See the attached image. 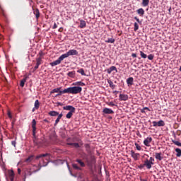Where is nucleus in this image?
<instances>
[{
  "label": "nucleus",
  "instance_id": "ea45409f",
  "mask_svg": "<svg viewBox=\"0 0 181 181\" xmlns=\"http://www.w3.org/2000/svg\"><path fill=\"white\" fill-rule=\"evenodd\" d=\"M66 142L67 144H73V142H74V139L69 137L68 139H66Z\"/></svg>",
  "mask_w": 181,
  "mask_h": 181
},
{
  "label": "nucleus",
  "instance_id": "864d4df0",
  "mask_svg": "<svg viewBox=\"0 0 181 181\" xmlns=\"http://www.w3.org/2000/svg\"><path fill=\"white\" fill-rule=\"evenodd\" d=\"M135 21H136V22H138V23H141V21H139V18H138V17H134Z\"/></svg>",
  "mask_w": 181,
  "mask_h": 181
},
{
  "label": "nucleus",
  "instance_id": "e2e57ef3",
  "mask_svg": "<svg viewBox=\"0 0 181 181\" xmlns=\"http://www.w3.org/2000/svg\"><path fill=\"white\" fill-rule=\"evenodd\" d=\"M62 117H63V114H60L58 115V118H59V119H62Z\"/></svg>",
  "mask_w": 181,
  "mask_h": 181
},
{
  "label": "nucleus",
  "instance_id": "a19ab883",
  "mask_svg": "<svg viewBox=\"0 0 181 181\" xmlns=\"http://www.w3.org/2000/svg\"><path fill=\"white\" fill-rule=\"evenodd\" d=\"M77 73H79L80 74H81V76H86V73L84 72L83 69H80L77 71Z\"/></svg>",
  "mask_w": 181,
  "mask_h": 181
},
{
  "label": "nucleus",
  "instance_id": "09e8293b",
  "mask_svg": "<svg viewBox=\"0 0 181 181\" xmlns=\"http://www.w3.org/2000/svg\"><path fill=\"white\" fill-rule=\"evenodd\" d=\"M148 60H153V54H151L148 56Z\"/></svg>",
  "mask_w": 181,
  "mask_h": 181
},
{
  "label": "nucleus",
  "instance_id": "473e14b6",
  "mask_svg": "<svg viewBox=\"0 0 181 181\" xmlns=\"http://www.w3.org/2000/svg\"><path fill=\"white\" fill-rule=\"evenodd\" d=\"M105 43H115V39H114L113 37L112 38H108L107 40H106Z\"/></svg>",
  "mask_w": 181,
  "mask_h": 181
},
{
  "label": "nucleus",
  "instance_id": "39448f33",
  "mask_svg": "<svg viewBox=\"0 0 181 181\" xmlns=\"http://www.w3.org/2000/svg\"><path fill=\"white\" fill-rule=\"evenodd\" d=\"M64 60V57H63V54L61 55L56 61H54L53 62H51L49 64L52 66V67H54V66H58V64H60Z\"/></svg>",
  "mask_w": 181,
  "mask_h": 181
},
{
  "label": "nucleus",
  "instance_id": "f704fd0d",
  "mask_svg": "<svg viewBox=\"0 0 181 181\" xmlns=\"http://www.w3.org/2000/svg\"><path fill=\"white\" fill-rule=\"evenodd\" d=\"M27 78H24L21 81L20 86L21 87H25V83H26Z\"/></svg>",
  "mask_w": 181,
  "mask_h": 181
},
{
  "label": "nucleus",
  "instance_id": "8fccbe9b",
  "mask_svg": "<svg viewBox=\"0 0 181 181\" xmlns=\"http://www.w3.org/2000/svg\"><path fill=\"white\" fill-rule=\"evenodd\" d=\"M148 162H150L151 163H152L153 165V163L155 162V159L152 157L150 158V159L148 160Z\"/></svg>",
  "mask_w": 181,
  "mask_h": 181
},
{
  "label": "nucleus",
  "instance_id": "13d9d810",
  "mask_svg": "<svg viewBox=\"0 0 181 181\" xmlns=\"http://www.w3.org/2000/svg\"><path fill=\"white\" fill-rule=\"evenodd\" d=\"M8 117L12 118V114H11V112H8Z\"/></svg>",
  "mask_w": 181,
  "mask_h": 181
},
{
  "label": "nucleus",
  "instance_id": "0e129e2a",
  "mask_svg": "<svg viewBox=\"0 0 181 181\" xmlns=\"http://www.w3.org/2000/svg\"><path fill=\"white\" fill-rule=\"evenodd\" d=\"M9 179L11 181H13L15 179V177H10Z\"/></svg>",
  "mask_w": 181,
  "mask_h": 181
},
{
  "label": "nucleus",
  "instance_id": "79ce46f5",
  "mask_svg": "<svg viewBox=\"0 0 181 181\" xmlns=\"http://www.w3.org/2000/svg\"><path fill=\"white\" fill-rule=\"evenodd\" d=\"M173 144L176 145L177 146H180L181 147V143L176 141V140H172Z\"/></svg>",
  "mask_w": 181,
  "mask_h": 181
},
{
  "label": "nucleus",
  "instance_id": "1a4fd4ad",
  "mask_svg": "<svg viewBox=\"0 0 181 181\" xmlns=\"http://www.w3.org/2000/svg\"><path fill=\"white\" fill-rule=\"evenodd\" d=\"M130 154L132 158H133L134 160H138V159H139L140 154L138 153H135V151H134L133 150L130 151Z\"/></svg>",
  "mask_w": 181,
  "mask_h": 181
},
{
  "label": "nucleus",
  "instance_id": "5701e85b",
  "mask_svg": "<svg viewBox=\"0 0 181 181\" xmlns=\"http://www.w3.org/2000/svg\"><path fill=\"white\" fill-rule=\"evenodd\" d=\"M85 148H86V152L89 155H91V147L90 146V144H85Z\"/></svg>",
  "mask_w": 181,
  "mask_h": 181
},
{
  "label": "nucleus",
  "instance_id": "69168bd1",
  "mask_svg": "<svg viewBox=\"0 0 181 181\" xmlns=\"http://www.w3.org/2000/svg\"><path fill=\"white\" fill-rule=\"evenodd\" d=\"M132 57H136V54L135 53L132 54Z\"/></svg>",
  "mask_w": 181,
  "mask_h": 181
},
{
  "label": "nucleus",
  "instance_id": "4d7b16f0",
  "mask_svg": "<svg viewBox=\"0 0 181 181\" xmlns=\"http://www.w3.org/2000/svg\"><path fill=\"white\" fill-rule=\"evenodd\" d=\"M57 107H59V105H60L62 107V105H63V103H62L60 102H57Z\"/></svg>",
  "mask_w": 181,
  "mask_h": 181
},
{
  "label": "nucleus",
  "instance_id": "cd10ccee",
  "mask_svg": "<svg viewBox=\"0 0 181 181\" xmlns=\"http://www.w3.org/2000/svg\"><path fill=\"white\" fill-rule=\"evenodd\" d=\"M66 145L74 146L75 148H80V144H78V143H66Z\"/></svg>",
  "mask_w": 181,
  "mask_h": 181
},
{
  "label": "nucleus",
  "instance_id": "a878e982",
  "mask_svg": "<svg viewBox=\"0 0 181 181\" xmlns=\"http://www.w3.org/2000/svg\"><path fill=\"white\" fill-rule=\"evenodd\" d=\"M62 91H63L62 90V87L57 88L51 91V94H54V93H61Z\"/></svg>",
  "mask_w": 181,
  "mask_h": 181
},
{
  "label": "nucleus",
  "instance_id": "2f4dec72",
  "mask_svg": "<svg viewBox=\"0 0 181 181\" xmlns=\"http://www.w3.org/2000/svg\"><path fill=\"white\" fill-rule=\"evenodd\" d=\"M76 162L78 163V164L80 165V166L81 168H84L86 166V164L84 163V162H83V160H81L80 159H77Z\"/></svg>",
  "mask_w": 181,
  "mask_h": 181
},
{
  "label": "nucleus",
  "instance_id": "6e6d98bb",
  "mask_svg": "<svg viewBox=\"0 0 181 181\" xmlns=\"http://www.w3.org/2000/svg\"><path fill=\"white\" fill-rule=\"evenodd\" d=\"M57 24L54 23L52 29H57Z\"/></svg>",
  "mask_w": 181,
  "mask_h": 181
},
{
  "label": "nucleus",
  "instance_id": "ddd939ff",
  "mask_svg": "<svg viewBox=\"0 0 181 181\" xmlns=\"http://www.w3.org/2000/svg\"><path fill=\"white\" fill-rule=\"evenodd\" d=\"M151 142H152V137H147L144 141L145 146H151Z\"/></svg>",
  "mask_w": 181,
  "mask_h": 181
},
{
  "label": "nucleus",
  "instance_id": "f257e3e1",
  "mask_svg": "<svg viewBox=\"0 0 181 181\" xmlns=\"http://www.w3.org/2000/svg\"><path fill=\"white\" fill-rule=\"evenodd\" d=\"M47 156H48V158H47L45 159L46 161H45V159H43L42 158H46ZM35 159H41V160L40 161V163H38V165H37L38 168L33 171L30 170V169L27 170L25 171V175H32L33 173H36L39 172V170H40V169H42V166H47V165L49 163V159H50V154L49 153L40 154L35 157Z\"/></svg>",
  "mask_w": 181,
  "mask_h": 181
},
{
  "label": "nucleus",
  "instance_id": "c85d7f7f",
  "mask_svg": "<svg viewBox=\"0 0 181 181\" xmlns=\"http://www.w3.org/2000/svg\"><path fill=\"white\" fill-rule=\"evenodd\" d=\"M74 86H81V87H84V86H86V83L81 82V81H78V82H75L73 83Z\"/></svg>",
  "mask_w": 181,
  "mask_h": 181
},
{
  "label": "nucleus",
  "instance_id": "aec40b11",
  "mask_svg": "<svg viewBox=\"0 0 181 181\" xmlns=\"http://www.w3.org/2000/svg\"><path fill=\"white\" fill-rule=\"evenodd\" d=\"M127 84L128 86H133L134 85V78L133 77H129V78L127 79Z\"/></svg>",
  "mask_w": 181,
  "mask_h": 181
},
{
  "label": "nucleus",
  "instance_id": "37998d69",
  "mask_svg": "<svg viewBox=\"0 0 181 181\" xmlns=\"http://www.w3.org/2000/svg\"><path fill=\"white\" fill-rule=\"evenodd\" d=\"M140 55L142 59H146V57H148V55H146V54L144 53L142 51H140Z\"/></svg>",
  "mask_w": 181,
  "mask_h": 181
},
{
  "label": "nucleus",
  "instance_id": "2eb2a0df",
  "mask_svg": "<svg viewBox=\"0 0 181 181\" xmlns=\"http://www.w3.org/2000/svg\"><path fill=\"white\" fill-rule=\"evenodd\" d=\"M119 100L120 101H127L128 100V95L120 94L119 95Z\"/></svg>",
  "mask_w": 181,
  "mask_h": 181
},
{
  "label": "nucleus",
  "instance_id": "f8f14e48",
  "mask_svg": "<svg viewBox=\"0 0 181 181\" xmlns=\"http://www.w3.org/2000/svg\"><path fill=\"white\" fill-rule=\"evenodd\" d=\"M87 163L88 166H93L95 163V157L94 156H90V160H87Z\"/></svg>",
  "mask_w": 181,
  "mask_h": 181
},
{
  "label": "nucleus",
  "instance_id": "7ed1b4c3",
  "mask_svg": "<svg viewBox=\"0 0 181 181\" xmlns=\"http://www.w3.org/2000/svg\"><path fill=\"white\" fill-rule=\"evenodd\" d=\"M32 128H33V142L35 145H38L37 140L36 139V120L35 119H33L32 121Z\"/></svg>",
  "mask_w": 181,
  "mask_h": 181
},
{
  "label": "nucleus",
  "instance_id": "4be33fe9",
  "mask_svg": "<svg viewBox=\"0 0 181 181\" xmlns=\"http://www.w3.org/2000/svg\"><path fill=\"white\" fill-rule=\"evenodd\" d=\"M107 83L109 84V87H110V88H112V90H114V88H115L117 87V86L115 85L114 82H112V81H111V80H108Z\"/></svg>",
  "mask_w": 181,
  "mask_h": 181
},
{
  "label": "nucleus",
  "instance_id": "3c124183",
  "mask_svg": "<svg viewBox=\"0 0 181 181\" xmlns=\"http://www.w3.org/2000/svg\"><path fill=\"white\" fill-rule=\"evenodd\" d=\"M139 169H144V168H145V164H141L140 165L138 166Z\"/></svg>",
  "mask_w": 181,
  "mask_h": 181
},
{
  "label": "nucleus",
  "instance_id": "393cba45",
  "mask_svg": "<svg viewBox=\"0 0 181 181\" xmlns=\"http://www.w3.org/2000/svg\"><path fill=\"white\" fill-rule=\"evenodd\" d=\"M48 115H50V117H57L59 112L57 111H50Z\"/></svg>",
  "mask_w": 181,
  "mask_h": 181
},
{
  "label": "nucleus",
  "instance_id": "58836bf2",
  "mask_svg": "<svg viewBox=\"0 0 181 181\" xmlns=\"http://www.w3.org/2000/svg\"><path fill=\"white\" fill-rule=\"evenodd\" d=\"M36 62H37L36 64L37 66H40V64H42V57H40L37 58Z\"/></svg>",
  "mask_w": 181,
  "mask_h": 181
},
{
  "label": "nucleus",
  "instance_id": "de8ad7c7",
  "mask_svg": "<svg viewBox=\"0 0 181 181\" xmlns=\"http://www.w3.org/2000/svg\"><path fill=\"white\" fill-rule=\"evenodd\" d=\"M59 122H60V119L57 117V119L55 120L54 127H56V125H57Z\"/></svg>",
  "mask_w": 181,
  "mask_h": 181
},
{
  "label": "nucleus",
  "instance_id": "9d476101",
  "mask_svg": "<svg viewBox=\"0 0 181 181\" xmlns=\"http://www.w3.org/2000/svg\"><path fill=\"white\" fill-rule=\"evenodd\" d=\"M0 10L1 12V15L4 18L5 22L8 23V15H6V13H5V9H4V7H2V5L0 4Z\"/></svg>",
  "mask_w": 181,
  "mask_h": 181
},
{
  "label": "nucleus",
  "instance_id": "680f3d73",
  "mask_svg": "<svg viewBox=\"0 0 181 181\" xmlns=\"http://www.w3.org/2000/svg\"><path fill=\"white\" fill-rule=\"evenodd\" d=\"M43 122H47V124H49L50 122H49V120H47V119H45L43 120Z\"/></svg>",
  "mask_w": 181,
  "mask_h": 181
},
{
  "label": "nucleus",
  "instance_id": "a211bd4d",
  "mask_svg": "<svg viewBox=\"0 0 181 181\" xmlns=\"http://www.w3.org/2000/svg\"><path fill=\"white\" fill-rule=\"evenodd\" d=\"M34 15L35 16V18L37 21L40 18V12L39 11V8H35L33 11Z\"/></svg>",
  "mask_w": 181,
  "mask_h": 181
},
{
  "label": "nucleus",
  "instance_id": "9b49d317",
  "mask_svg": "<svg viewBox=\"0 0 181 181\" xmlns=\"http://www.w3.org/2000/svg\"><path fill=\"white\" fill-rule=\"evenodd\" d=\"M107 74H111L112 71H115V73H118V69H117V67L115 66H110L109 69L106 70Z\"/></svg>",
  "mask_w": 181,
  "mask_h": 181
},
{
  "label": "nucleus",
  "instance_id": "c756f323",
  "mask_svg": "<svg viewBox=\"0 0 181 181\" xmlns=\"http://www.w3.org/2000/svg\"><path fill=\"white\" fill-rule=\"evenodd\" d=\"M8 177H15V173L13 172V170H8Z\"/></svg>",
  "mask_w": 181,
  "mask_h": 181
},
{
  "label": "nucleus",
  "instance_id": "423d86ee",
  "mask_svg": "<svg viewBox=\"0 0 181 181\" xmlns=\"http://www.w3.org/2000/svg\"><path fill=\"white\" fill-rule=\"evenodd\" d=\"M33 160H35V156L31 155L30 156H28L23 162V163L25 165H30V163H32V162H33Z\"/></svg>",
  "mask_w": 181,
  "mask_h": 181
},
{
  "label": "nucleus",
  "instance_id": "bb28decb",
  "mask_svg": "<svg viewBox=\"0 0 181 181\" xmlns=\"http://www.w3.org/2000/svg\"><path fill=\"white\" fill-rule=\"evenodd\" d=\"M162 153H156V159L158 160H162L163 157H161Z\"/></svg>",
  "mask_w": 181,
  "mask_h": 181
},
{
  "label": "nucleus",
  "instance_id": "052dcab7",
  "mask_svg": "<svg viewBox=\"0 0 181 181\" xmlns=\"http://www.w3.org/2000/svg\"><path fill=\"white\" fill-rule=\"evenodd\" d=\"M141 112L142 113V114H145V109L144 108H143V109H141Z\"/></svg>",
  "mask_w": 181,
  "mask_h": 181
},
{
  "label": "nucleus",
  "instance_id": "c03bdc74",
  "mask_svg": "<svg viewBox=\"0 0 181 181\" xmlns=\"http://www.w3.org/2000/svg\"><path fill=\"white\" fill-rule=\"evenodd\" d=\"M107 105H109L110 107H118V105L114 104L113 102H108L107 103Z\"/></svg>",
  "mask_w": 181,
  "mask_h": 181
},
{
  "label": "nucleus",
  "instance_id": "49530a36",
  "mask_svg": "<svg viewBox=\"0 0 181 181\" xmlns=\"http://www.w3.org/2000/svg\"><path fill=\"white\" fill-rule=\"evenodd\" d=\"M137 151H141V146H139V144H138V143H135L134 144Z\"/></svg>",
  "mask_w": 181,
  "mask_h": 181
},
{
  "label": "nucleus",
  "instance_id": "20e7f679",
  "mask_svg": "<svg viewBox=\"0 0 181 181\" xmlns=\"http://www.w3.org/2000/svg\"><path fill=\"white\" fill-rule=\"evenodd\" d=\"M78 54V52L76 49H71L68 51L66 53L63 54L62 56L64 57V59H67L69 56H77Z\"/></svg>",
  "mask_w": 181,
  "mask_h": 181
},
{
  "label": "nucleus",
  "instance_id": "72a5a7b5",
  "mask_svg": "<svg viewBox=\"0 0 181 181\" xmlns=\"http://www.w3.org/2000/svg\"><path fill=\"white\" fill-rule=\"evenodd\" d=\"M175 152L177 153L176 156L180 158L181 156V150L180 148H175Z\"/></svg>",
  "mask_w": 181,
  "mask_h": 181
},
{
  "label": "nucleus",
  "instance_id": "603ef678",
  "mask_svg": "<svg viewBox=\"0 0 181 181\" xmlns=\"http://www.w3.org/2000/svg\"><path fill=\"white\" fill-rule=\"evenodd\" d=\"M61 137L63 139H66V134H64V133H61Z\"/></svg>",
  "mask_w": 181,
  "mask_h": 181
},
{
  "label": "nucleus",
  "instance_id": "f03ea898",
  "mask_svg": "<svg viewBox=\"0 0 181 181\" xmlns=\"http://www.w3.org/2000/svg\"><path fill=\"white\" fill-rule=\"evenodd\" d=\"M83 91V88L80 86H73L69 87L64 90L59 92L55 97H59V95H62V94H80Z\"/></svg>",
  "mask_w": 181,
  "mask_h": 181
},
{
  "label": "nucleus",
  "instance_id": "b1692460",
  "mask_svg": "<svg viewBox=\"0 0 181 181\" xmlns=\"http://www.w3.org/2000/svg\"><path fill=\"white\" fill-rule=\"evenodd\" d=\"M138 15H140V16H144L145 15V10L144 8H139L137 10Z\"/></svg>",
  "mask_w": 181,
  "mask_h": 181
},
{
  "label": "nucleus",
  "instance_id": "774afa93",
  "mask_svg": "<svg viewBox=\"0 0 181 181\" xmlns=\"http://www.w3.org/2000/svg\"><path fill=\"white\" fill-rule=\"evenodd\" d=\"M140 181H148V180L140 178Z\"/></svg>",
  "mask_w": 181,
  "mask_h": 181
},
{
  "label": "nucleus",
  "instance_id": "7c9ffc66",
  "mask_svg": "<svg viewBox=\"0 0 181 181\" xmlns=\"http://www.w3.org/2000/svg\"><path fill=\"white\" fill-rule=\"evenodd\" d=\"M35 108L36 110H39V107H40V103L39 102V100H36L35 102Z\"/></svg>",
  "mask_w": 181,
  "mask_h": 181
},
{
  "label": "nucleus",
  "instance_id": "4468645a",
  "mask_svg": "<svg viewBox=\"0 0 181 181\" xmlns=\"http://www.w3.org/2000/svg\"><path fill=\"white\" fill-rule=\"evenodd\" d=\"M152 165L153 164L152 163H150L148 158H146L144 161V166H146L147 169H151L152 168Z\"/></svg>",
  "mask_w": 181,
  "mask_h": 181
},
{
  "label": "nucleus",
  "instance_id": "c9c22d12",
  "mask_svg": "<svg viewBox=\"0 0 181 181\" xmlns=\"http://www.w3.org/2000/svg\"><path fill=\"white\" fill-rule=\"evenodd\" d=\"M75 112H69L68 114L66 115V117L68 119H70V118H71V117H73V114H74Z\"/></svg>",
  "mask_w": 181,
  "mask_h": 181
},
{
  "label": "nucleus",
  "instance_id": "dca6fc26",
  "mask_svg": "<svg viewBox=\"0 0 181 181\" xmlns=\"http://www.w3.org/2000/svg\"><path fill=\"white\" fill-rule=\"evenodd\" d=\"M103 112V114H114V111L108 107L104 108Z\"/></svg>",
  "mask_w": 181,
  "mask_h": 181
},
{
  "label": "nucleus",
  "instance_id": "412c9836",
  "mask_svg": "<svg viewBox=\"0 0 181 181\" xmlns=\"http://www.w3.org/2000/svg\"><path fill=\"white\" fill-rule=\"evenodd\" d=\"M67 76L68 77H71V78H74V77H76V71L68 72Z\"/></svg>",
  "mask_w": 181,
  "mask_h": 181
},
{
  "label": "nucleus",
  "instance_id": "6ab92c4d",
  "mask_svg": "<svg viewBox=\"0 0 181 181\" xmlns=\"http://www.w3.org/2000/svg\"><path fill=\"white\" fill-rule=\"evenodd\" d=\"M86 26H87V23H86V21L80 20L79 28H81V29H84V28H86Z\"/></svg>",
  "mask_w": 181,
  "mask_h": 181
},
{
  "label": "nucleus",
  "instance_id": "bf43d9fd",
  "mask_svg": "<svg viewBox=\"0 0 181 181\" xmlns=\"http://www.w3.org/2000/svg\"><path fill=\"white\" fill-rule=\"evenodd\" d=\"M37 69H39V65H37L36 64L35 66L34 67V71L37 70Z\"/></svg>",
  "mask_w": 181,
  "mask_h": 181
},
{
  "label": "nucleus",
  "instance_id": "e433bc0d",
  "mask_svg": "<svg viewBox=\"0 0 181 181\" xmlns=\"http://www.w3.org/2000/svg\"><path fill=\"white\" fill-rule=\"evenodd\" d=\"M72 167L74 169H76V170H81V168L78 167L76 163H73Z\"/></svg>",
  "mask_w": 181,
  "mask_h": 181
},
{
  "label": "nucleus",
  "instance_id": "6e6552de",
  "mask_svg": "<svg viewBox=\"0 0 181 181\" xmlns=\"http://www.w3.org/2000/svg\"><path fill=\"white\" fill-rule=\"evenodd\" d=\"M153 127H165V122L163 120H160L158 122L153 121Z\"/></svg>",
  "mask_w": 181,
  "mask_h": 181
},
{
  "label": "nucleus",
  "instance_id": "5fc2aeb1",
  "mask_svg": "<svg viewBox=\"0 0 181 181\" xmlns=\"http://www.w3.org/2000/svg\"><path fill=\"white\" fill-rule=\"evenodd\" d=\"M11 145H13V146H16V141H11Z\"/></svg>",
  "mask_w": 181,
  "mask_h": 181
},
{
  "label": "nucleus",
  "instance_id": "0eeeda50",
  "mask_svg": "<svg viewBox=\"0 0 181 181\" xmlns=\"http://www.w3.org/2000/svg\"><path fill=\"white\" fill-rule=\"evenodd\" d=\"M63 110L69 111V112H76V107L71 105H66L63 107Z\"/></svg>",
  "mask_w": 181,
  "mask_h": 181
},
{
  "label": "nucleus",
  "instance_id": "f3484780",
  "mask_svg": "<svg viewBox=\"0 0 181 181\" xmlns=\"http://www.w3.org/2000/svg\"><path fill=\"white\" fill-rule=\"evenodd\" d=\"M50 140L54 142V144H57V135H56V134H52V135L50 136Z\"/></svg>",
  "mask_w": 181,
  "mask_h": 181
},
{
  "label": "nucleus",
  "instance_id": "4c0bfd02",
  "mask_svg": "<svg viewBox=\"0 0 181 181\" xmlns=\"http://www.w3.org/2000/svg\"><path fill=\"white\" fill-rule=\"evenodd\" d=\"M143 6H148L149 5V0H142Z\"/></svg>",
  "mask_w": 181,
  "mask_h": 181
},
{
  "label": "nucleus",
  "instance_id": "338daca9",
  "mask_svg": "<svg viewBox=\"0 0 181 181\" xmlns=\"http://www.w3.org/2000/svg\"><path fill=\"white\" fill-rule=\"evenodd\" d=\"M144 110H147V111H151V110L149 109V107H144Z\"/></svg>",
  "mask_w": 181,
  "mask_h": 181
},
{
  "label": "nucleus",
  "instance_id": "a18cd8bd",
  "mask_svg": "<svg viewBox=\"0 0 181 181\" xmlns=\"http://www.w3.org/2000/svg\"><path fill=\"white\" fill-rule=\"evenodd\" d=\"M138 29H139V25H138L137 23H134V32H136V30H138Z\"/></svg>",
  "mask_w": 181,
  "mask_h": 181
}]
</instances>
